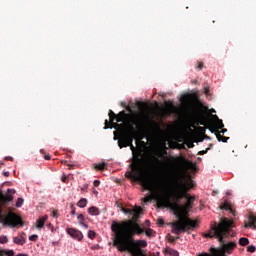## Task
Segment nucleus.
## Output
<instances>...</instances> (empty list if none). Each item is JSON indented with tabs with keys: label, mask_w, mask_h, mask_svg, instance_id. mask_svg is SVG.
<instances>
[{
	"label": "nucleus",
	"mask_w": 256,
	"mask_h": 256,
	"mask_svg": "<svg viewBox=\"0 0 256 256\" xmlns=\"http://www.w3.org/2000/svg\"><path fill=\"white\" fill-rule=\"evenodd\" d=\"M177 185L173 195L174 202L170 201L168 207H171L178 219L172 223V233L181 235L197 227V220L189 218V211L193 209V203H195V196H191L189 191L195 187V182L191 177H188L186 182H183L182 177H178Z\"/></svg>",
	"instance_id": "obj_1"
},
{
	"label": "nucleus",
	"mask_w": 256,
	"mask_h": 256,
	"mask_svg": "<svg viewBox=\"0 0 256 256\" xmlns=\"http://www.w3.org/2000/svg\"><path fill=\"white\" fill-rule=\"evenodd\" d=\"M129 167L131 170L125 173V177L132 181H137L142 185L143 189L152 193L150 196L144 198V203H151L154 200L160 209L169 207V186L167 183H161L159 179L153 177L152 161L150 160L149 170L144 173H141V159L139 157H136L133 164H130Z\"/></svg>",
	"instance_id": "obj_2"
},
{
	"label": "nucleus",
	"mask_w": 256,
	"mask_h": 256,
	"mask_svg": "<svg viewBox=\"0 0 256 256\" xmlns=\"http://www.w3.org/2000/svg\"><path fill=\"white\" fill-rule=\"evenodd\" d=\"M111 231L114 233L113 244L121 253L128 252L132 256H147L144 250L147 247L146 240H135V235L145 233L137 222L132 220L112 221Z\"/></svg>",
	"instance_id": "obj_3"
},
{
	"label": "nucleus",
	"mask_w": 256,
	"mask_h": 256,
	"mask_svg": "<svg viewBox=\"0 0 256 256\" xmlns=\"http://www.w3.org/2000/svg\"><path fill=\"white\" fill-rule=\"evenodd\" d=\"M231 229H233V221L228 218H221L219 223L213 222L210 225V230L203 235L206 239H218L221 244L220 248H210L213 255L227 256L237 249V242L225 243V239L231 235Z\"/></svg>",
	"instance_id": "obj_4"
},
{
	"label": "nucleus",
	"mask_w": 256,
	"mask_h": 256,
	"mask_svg": "<svg viewBox=\"0 0 256 256\" xmlns=\"http://www.w3.org/2000/svg\"><path fill=\"white\" fill-rule=\"evenodd\" d=\"M13 195H15L14 189H8L5 194L0 192V223H3L4 227H23V219L15 212H8L7 215L3 214L2 207L13 201Z\"/></svg>",
	"instance_id": "obj_5"
},
{
	"label": "nucleus",
	"mask_w": 256,
	"mask_h": 256,
	"mask_svg": "<svg viewBox=\"0 0 256 256\" xmlns=\"http://www.w3.org/2000/svg\"><path fill=\"white\" fill-rule=\"evenodd\" d=\"M108 115L110 122L109 120H105L104 129H109L113 127L114 129H121L123 128V124L118 123H125V121H127L128 119H151V116H149V114H145L143 112L127 114V112L121 111L118 114H115L113 110H109ZM114 121H117V123H115Z\"/></svg>",
	"instance_id": "obj_6"
},
{
	"label": "nucleus",
	"mask_w": 256,
	"mask_h": 256,
	"mask_svg": "<svg viewBox=\"0 0 256 256\" xmlns=\"http://www.w3.org/2000/svg\"><path fill=\"white\" fill-rule=\"evenodd\" d=\"M175 161H176V163L181 165L185 171H195V167H196L195 164L193 162L187 160V158H185V156L176 157Z\"/></svg>",
	"instance_id": "obj_7"
},
{
	"label": "nucleus",
	"mask_w": 256,
	"mask_h": 256,
	"mask_svg": "<svg viewBox=\"0 0 256 256\" xmlns=\"http://www.w3.org/2000/svg\"><path fill=\"white\" fill-rule=\"evenodd\" d=\"M120 137H122L128 145H131L133 144V139H137L139 137V132L135 131V128L131 126V132L127 133L121 131Z\"/></svg>",
	"instance_id": "obj_8"
},
{
	"label": "nucleus",
	"mask_w": 256,
	"mask_h": 256,
	"mask_svg": "<svg viewBox=\"0 0 256 256\" xmlns=\"http://www.w3.org/2000/svg\"><path fill=\"white\" fill-rule=\"evenodd\" d=\"M66 233H68L72 239H77L78 241L83 239V233L75 228H67Z\"/></svg>",
	"instance_id": "obj_9"
},
{
	"label": "nucleus",
	"mask_w": 256,
	"mask_h": 256,
	"mask_svg": "<svg viewBox=\"0 0 256 256\" xmlns=\"http://www.w3.org/2000/svg\"><path fill=\"white\" fill-rule=\"evenodd\" d=\"M245 229H256V215L254 213H250L248 216V222L244 224Z\"/></svg>",
	"instance_id": "obj_10"
},
{
	"label": "nucleus",
	"mask_w": 256,
	"mask_h": 256,
	"mask_svg": "<svg viewBox=\"0 0 256 256\" xmlns=\"http://www.w3.org/2000/svg\"><path fill=\"white\" fill-rule=\"evenodd\" d=\"M173 109H175V105H173V102H166V107L161 112L162 117H169L170 115H172Z\"/></svg>",
	"instance_id": "obj_11"
},
{
	"label": "nucleus",
	"mask_w": 256,
	"mask_h": 256,
	"mask_svg": "<svg viewBox=\"0 0 256 256\" xmlns=\"http://www.w3.org/2000/svg\"><path fill=\"white\" fill-rule=\"evenodd\" d=\"M194 119H197V125H207L209 117H207L203 112H196Z\"/></svg>",
	"instance_id": "obj_12"
},
{
	"label": "nucleus",
	"mask_w": 256,
	"mask_h": 256,
	"mask_svg": "<svg viewBox=\"0 0 256 256\" xmlns=\"http://www.w3.org/2000/svg\"><path fill=\"white\" fill-rule=\"evenodd\" d=\"M128 147H130L131 151L133 152V158H132V163L131 165H133V163L135 162V159H140L141 162H140V165H141V173H145L144 169H143V160L141 158V154L135 152V146H133V144L131 145H128Z\"/></svg>",
	"instance_id": "obj_13"
},
{
	"label": "nucleus",
	"mask_w": 256,
	"mask_h": 256,
	"mask_svg": "<svg viewBox=\"0 0 256 256\" xmlns=\"http://www.w3.org/2000/svg\"><path fill=\"white\" fill-rule=\"evenodd\" d=\"M47 219H49V216L47 215L40 217L36 221V229H43V227H45V221H47Z\"/></svg>",
	"instance_id": "obj_14"
},
{
	"label": "nucleus",
	"mask_w": 256,
	"mask_h": 256,
	"mask_svg": "<svg viewBox=\"0 0 256 256\" xmlns=\"http://www.w3.org/2000/svg\"><path fill=\"white\" fill-rule=\"evenodd\" d=\"M134 212H132L130 215H132V220L134 223H137V220L139 219V215H141V207H136L133 209Z\"/></svg>",
	"instance_id": "obj_15"
},
{
	"label": "nucleus",
	"mask_w": 256,
	"mask_h": 256,
	"mask_svg": "<svg viewBox=\"0 0 256 256\" xmlns=\"http://www.w3.org/2000/svg\"><path fill=\"white\" fill-rule=\"evenodd\" d=\"M152 131L155 135H161V133H163L161 125H159V123L156 122H152Z\"/></svg>",
	"instance_id": "obj_16"
},
{
	"label": "nucleus",
	"mask_w": 256,
	"mask_h": 256,
	"mask_svg": "<svg viewBox=\"0 0 256 256\" xmlns=\"http://www.w3.org/2000/svg\"><path fill=\"white\" fill-rule=\"evenodd\" d=\"M220 209L224 210V211H230L231 215L235 216V210L233 209V207L231 206V204L224 202L221 206Z\"/></svg>",
	"instance_id": "obj_17"
},
{
	"label": "nucleus",
	"mask_w": 256,
	"mask_h": 256,
	"mask_svg": "<svg viewBox=\"0 0 256 256\" xmlns=\"http://www.w3.org/2000/svg\"><path fill=\"white\" fill-rule=\"evenodd\" d=\"M165 255H170V256H179V252L177 250H174L171 247H166L163 251Z\"/></svg>",
	"instance_id": "obj_18"
},
{
	"label": "nucleus",
	"mask_w": 256,
	"mask_h": 256,
	"mask_svg": "<svg viewBox=\"0 0 256 256\" xmlns=\"http://www.w3.org/2000/svg\"><path fill=\"white\" fill-rule=\"evenodd\" d=\"M13 243H15L16 245H25V238L23 236L13 237Z\"/></svg>",
	"instance_id": "obj_19"
},
{
	"label": "nucleus",
	"mask_w": 256,
	"mask_h": 256,
	"mask_svg": "<svg viewBox=\"0 0 256 256\" xmlns=\"http://www.w3.org/2000/svg\"><path fill=\"white\" fill-rule=\"evenodd\" d=\"M216 137L218 141H222V143H227V141H229V137L221 135V132L219 131L216 132Z\"/></svg>",
	"instance_id": "obj_20"
},
{
	"label": "nucleus",
	"mask_w": 256,
	"mask_h": 256,
	"mask_svg": "<svg viewBox=\"0 0 256 256\" xmlns=\"http://www.w3.org/2000/svg\"><path fill=\"white\" fill-rule=\"evenodd\" d=\"M88 213L89 215H99V208L92 206L90 208H88Z\"/></svg>",
	"instance_id": "obj_21"
},
{
	"label": "nucleus",
	"mask_w": 256,
	"mask_h": 256,
	"mask_svg": "<svg viewBox=\"0 0 256 256\" xmlns=\"http://www.w3.org/2000/svg\"><path fill=\"white\" fill-rule=\"evenodd\" d=\"M238 243L241 245V247H247V245H249V238L242 237L239 239Z\"/></svg>",
	"instance_id": "obj_22"
},
{
	"label": "nucleus",
	"mask_w": 256,
	"mask_h": 256,
	"mask_svg": "<svg viewBox=\"0 0 256 256\" xmlns=\"http://www.w3.org/2000/svg\"><path fill=\"white\" fill-rule=\"evenodd\" d=\"M118 147L120 149H123V147H129V144L125 142L122 136H120V139L118 140Z\"/></svg>",
	"instance_id": "obj_23"
},
{
	"label": "nucleus",
	"mask_w": 256,
	"mask_h": 256,
	"mask_svg": "<svg viewBox=\"0 0 256 256\" xmlns=\"http://www.w3.org/2000/svg\"><path fill=\"white\" fill-rule=\"evenodd\" d=\"M14 256L15 252L13 250H0V256Z\"/></svg>",
	"instance_id": "obj_24"
},
{
	"label": "nucleus",
	"mask_w": 256,
	"mask_h": 256,
	"mask_svg": "<svg viewBox=\"0 0 256 256\" xmlns=\"http://www.w3.org/2000/svg\"><path fill=\"white\" fill-rule=\"evenodd\" d=\"M106 167H107V163L105 162L95 165V169H97V171H105Z\"/></svg>",
	"instance_id": "obj_25"
},
{
	"label": "nucleus",
	"mask_w": 256,
	"mask_h": 256,
	"mask_svg": "<svg viewBox=\"0 0 256 256\" xmlns=\"http://www.w3.org/2000/svg\"><path fill=\"white\" fill-rule=\"evenodd\" d=\"M144 233L146 237H155V232L151 228H147Z\"/></svg>",
	"instance_id": "obj_26"
},
{
	"label": "nucleus",
	"mask_w": 256,
	"mask_h": 256,
	"mask_svg": "<svg viewBox=\"0 0 256 256\" xmlns=\"http://www.w3.org/2000/svg\"><path fill=\"white\" fill-rule=\"evenodd\" d=\"M214 119L217 121V125L219 129H223V127H225V125L223 124V120L219 119L217 115L214 116Z\"/></svg>",
	"instance_id": "obj_27"
},
{
	"label": "nucleus",
	"mask_w": 256,
	"mask_h": 256,
	"mask_svg": "<svg viewBox=\"0 0 256 256\" xmlns=\"http://www.w3.org/2000/svg\"><path fill=\"white\" fill-rule=\"evenodd\" d=\"M77 205H78V207H80V208L87 207V199L81 198V199L79 200V202H78Z\"/></svg>",
	"instance_id": "obj_28"
},
{
	"label": "nucleus",
	"mask_w": 256,
	"mask_h": 256,
	"mask_svg": "<svg viewBox=\"0 0 256 256\" xmlns=\"http://www.w3.org/2000/svg\"><path fill=\"white\" fill-rule=\"evenodd\" d=\"M133 125H137L138 131H143V129H145V122H134Z\"/></svg>",
	"instance_id": "obj_29"
},
{
	"label": "nucleus",
	"mask_w": 256,
	"mask_h": 256,
	"mask_svg": "<svg viewBox=\"0 0 256 256\" xmlns=\"http://www.w3.org/2000/svg\"><path fill=\"white\" fill-rule=\"evenodd\" d=\"M121 211L125 213V215H131L132 213H135V210L129 208H121Z\"/></svg>",
	"instance_id": "obj_30"
},
{
	"label": "nucleus",
	"mask_w": 256,
	"mask_h": 256,
	"mask_svg": "<svg viewBox=\"0 0 256 256\" xmlns=\"http://www.w3.org/2000/svg\"><path fill=\"white\" fill-rule=\"evenodd\" d=\"M247 251H248V253H255L256 247L253 246V245L248 246V247H247Z\"/></svg>",
	"instance_id": "obj_31"
},
{
	"label": "nucleus",
	"mask_w": 256,
	"mask_h": 256,
	"mask_svg": "<svg viewBox=\"0 0 256 256\" xmlns=\"http://www.w3.org/2000/svg\"><path fill=\"white\" fill-rule=\"evenodd\" d=\"M39 239V236L37 234H33L29 237V241H37Z\"/></svg>",
	"instance_id": "obj_32"
},
{
	"label": "nucleus",
	"mask_w": 256,
	"mask_h": 256,
	"mask_svg": "<svg viewBox=\"0 0 256 256\" xmlns=\"http://www.w3.org/2000/svg\"><path fill=\"white\" fill-rule=\"evenodd\" d=\"M9 239H7V236H1L0 237V243L5 244L8 243Z\"/></svg>",
	"instance_id": "obj_33"
},
{
	"label": "nucleus",
	"mask_w": 256,
	"mask_h": 256,
	"mask_svg": "<svg viewBox=\"0 0 256 256\" xmlns=\"http://www.w3.org/2000/svg\"><path fill=\"white\" fill-rule=\"evenodd\" d=\"M95 231H93V230H90L89 232H88V237H89V239H93L94 237H95Z\"/></svg>",
	"instance_id": "obj_34"
},
{
	"label": "nucleus",
	"mask_w": 256,
	"mask_h": 256,
	"mask_svg": "<svg viewBox=\"0 0 256 256\" xmlns=\"http://www.w3.org/2000/svg\"><path fill=\"white\" fill-rule=\"evenodd\" d=\"M21 205H23V199L22 198H18L17 202H16V207H21Z\"/></svg>",
	"instance_id": "obj_35"
},
{
	"label": "nucleus",
	"mask_w": 256,
	"mask_h": 256,
	"mask_svg": "<svg viewBox=\"0 0 256 256\" xmlns=\"http://www.w3.org/2000/svg\"><path fill=\"white\" fill-rule=\"evenodd\" d=\"M78 221H80V223H83V221H85V216L83 214H79Z\"/></svg>",
	"instance_id": "obj_36"
},
{
	"label": "nucleus",
	"mask_w": 256,
	"mask_h": 256,
	"mask_svg": "<svg viewBox=\"0 0 256 256\" xmlns=\"http://www.w3.org/2000/svg\"><path fill=\"white\" fill-rule=\"evenodd\" d=\"M196 69H198L199 71H201V69H203V62H197Z\"/></svg>",
	"instance_id": "obj_37"
},
{
	"label": "nucleus",
	"mask_w": 256,
	"mask_h": 256,
	"mask_svg": "<svg viewBox=\"0 0 256 256\" xmlns=\"http://www.w3.org/2000/svg\"><path fill=\"white\" fill-rule=\"evenodd\" d=\"M157 223L158 225H165V220H163V218H158Z\"/></svg>",
	"instance_id": "obj_38"
},
{
	"label": "nucleus",
	"mask_w": 256,
	"mask_h": 256,
	"mask_svg": "<svg viewBox=\"0 0 256 256\" xmlns=\"http://www.w3.org/2000/svg\"><path fill=\"white\" fill-rule=\"evenodd\" d=\"M52 217H54V219H57V217H59V213L57 212V210H54L52 212Z\"/></svg>",
	"instance_id": "obj_39"
},
{
	"label": "nucleus",
	"mask_w": 256,
	"mask_h": 256,
	"mask_svg": "<svg viewBox=\"0 0 256 256\" xmlns=\"http://www.w3.org/2000/svg\"><path fill=\"white\" fill-rule=\"evenodd\" d=\"M208 151H209V148H207L206 150H201L198 152V155H205Z\"/></svg>",
	"instance_id": "obj_40"
},
{
	"label": "nucleus",
	"mask_w": 256,
	"mask_h": 256,
	"mask_svg": "<svg viewBox=\"0 0 256 256\" xmlns=\"http://www.w3.org/2000/svg\"><path fill=\"white\" fill-rule=\"evenodd\" d=\"M93 185H94V187H99V185H101V181L95 180V181L93 182Z\"/></svg>",
	"instance_id": "obj_41"
},
{
	"label": "nucleus",
	"mask_w": 256,
	"mask_h": 256,
	"mask_svg": "<svg viewBox=\"0 0 256 256\" xmlns=\"http://www.w3.org/2000/svg\"><path fill=\"white\" fill-rule=\"evenodd\" d=\"M48 229H51L52 233L55 231L52 223L47 224Z\"/></svg>",
	"instance_id": "obj_42"
},
{
	"label": "nucleus",
	"mask_w": 256,
	"mask_h": 256,
	"mask_svg": "<svg viewBox=\"0 0 256 256\" xmlns=\"http://www.w3.org/2000/svg\"><path fill=\"white\" fill-rule=\"evenodd\" d=\"M71 212H70V215H75V206L74 205H71Z\"/></svg>",
	"instance_id": "obj_43"
},
{
	"label": "nucleus",
	"mask_w": 256,
	"mask_h": 256,
	"mask_svg": "<svg viewBox=\"0 0 256 256\" xmlns=\"http://www.w3.org/2000/svg\"><path fill=\"white\" fill-rule=\"evenodd\" d=\"M199 256H217V254L202 253Z\"/></svg>",
	"instance_id": "obj_44"
},
{
	"label": "nucleus",
	"mask_w": 256,
	"mask_h": 256,
	"mask_svg": "<svg viewBox=\"0 0 256 256\" xmlns=\"http://www.w3.org/2000/svg\"><path fill=\"white\" fill-rule=\"evenodd\" d=\"M80 225L84 227V229H89V225L85 224L84 222H80Z\"/></svg>",
	"instance_id": "obj_45"
},
{
	"label": "nucleus",
	"mask_w": 256,
	"mask_h": 256,
	"mask_svg": "<svg viewBox=\"0 0 256 256\" xmlns=\"http://www.w3.org/2000/svg\"><path fill=\"white\" fill-rule=\"evenodd\" d=\"M145 224H146L147 227H151V221L146 220V221H145Z\"/></svg>",
	"instance_id": "obj_46"
},
{
	"label": "nucleus",
	"mask_w": 256,
	"mask_h": 256,
	"mask_svg": "<svg viewBox=\"0 0 256 256\" xmlns=\"http://www.w3.org/2000/svg\"><path fill=\"white\" fill-rule=\"evenodd\" d=\"M175 239H179V236H177L176 238H175V237H171V238L169 239V241H170L171 243H173V241H175Z\"/></svg>",
	"instance_id": "obj_47"
},
{
	"label": "nucleus",
	"mask_w": 256,
	"mask_h": 256,
	"mask_svg": "<svg viewBox=\"0 0 256 256\" xmlns=\"http://www.w3.org/2000/svg\"><path fill=\"white\" fill-rule=\"evenodd\" d=\"M44 159H46V161H49L51 159L50 155H44Z\"/></svg>",
	"instance_id": "obj_48"
},
{
	"label": "nucleus",
	"mask_w": 256,
	"mask_h": 256,
	"mask_svg": "<svg viewBox=\"0 0 256 256\" xmlns=\"http://www.w3.org/2000/svg\"><path fill=\"white\" fill-rule=\"evenodd\" d=\"M62 182L67 183V177H62Z\"/></svg>",
	"instance_id": "obj_49"
},
{
	"label": "nucleus",
	"mask_w": 256,
	"mask_h": 256,
	"mask_svg": "<svg viewBox=\"0 0 256 256\" xmlns=\"http://www.w3.org/2000/svg\"><path fill=\"white\" fill-rule=\"evenodd\" d=\"M199 130L202 132H205V128H203V127H199Z\"/></svg>",
	"instance_id": "obj_50"
},
{
	"label": "nucleus",
	"mask_w": 256,
	"mask_h": 256,
	"mask_svg": "<svg viewBox=\"0 0 256 256\" xmlns=\"http://www.w3.org/2000/svg\"><path fill=\"white\" fill-rule=\"evenodd\" d=\"M40 153H41L42 155H45V150L41 149V150H40Z\"/></svg>",
	"instance_id": "obj_51"
},
{
	"label": "nucleus",
	"mask_w": 256,
	"mask_h": 256,
	"mask_svg": "<svg viewBox=\"0 0 256 256\" xmlns=\"http://www.w3.org/2000/svg\"><path fill=\"white\" fill-rule=\"evenodd\" d=\"M221 133H227V129H222Z\"/></svg>",
	"instance_id": "obj_52"
},
{
	"label": "nucleus",
	"mask_w": 256,
	"mask_h": 256,
	"mask_svg": "<svg viewBox=\"0 0 256 256\" xmlns=\"http://www.w3.org/2000/svg\"><path fill=\"white\" fill-rule=\"evenodd\" d=\"M8 161H13V158L12 157H7L6 158Z\"/></svg>",
	"instance_id": "obj_53"
},
{
	"label": "nucleus",
	"mask_w": 256,
	"mask_h": 256,
	"mask_svg": "<svg viewBox=\"0 0 256 256\" xmlns=\"http://www.w3.org/2000/svg\"><path fill=\"white\" fill-rule=\"evenodd\" d=\"M5 177H9V172H4Z\"/></svg>",
	"instance_id": "obj_54"
},
{
	"label": "nucleus",
	"mask_w": 256,
	"mask_h": 256,
	"mask_svg": "<svg viewBox=\"0 0 256 256\" xmlns=\"http://www.w3.org/2000/svg\"><path fill=\"white\" fill-rule=\"evenodd\" d=\"M184 101H189V97H185V98H184Z\"/></svg>",
	"instance_id": "obj_55"
},
{
	"label": "nucleus",
	"mask_w": 256,
	"mask_h": 256,
	"mask_svg": "<svg viewBox=\"0 0 256 256\" xmlns=\"http://www.w3.org/2000/svg\"><path fill=\"white\" fill-rule=\"evenodd\" d=\"M142 105H144L145 107H147V104H145V103H142Z\"/></svg>",
	"instance_id": "obj_56"
},
{
	"label": "nucleus",
	"mask_w": 256,
	"mask_h": 256,
	"mask_svg": "<svg viewBox=\"0 0 256 256\" xmlns=\"http://www.w3.org/2000/svg\"><path fill=\"white\" fill-rule=\"evenodd\" d=\"M210 129V131H212V133H213V128H209Z\"/></svg>",
	"instance_id": "obj_57"
},
{
	"label": "nucleus",
	"mask_w": 256,
	"mask_h": 256,
	"mask_svg": "<svg viewBox=\"0 0 256 256\" xmlns=\"http://www.w3.org/2000/svg\"><path fill=\"white\" fill-rule=\"evenodd\" d=\"M114 140H117V136H114Z\"/></svg>",
	"instance_id": "obj_58"
}]
</instances>
